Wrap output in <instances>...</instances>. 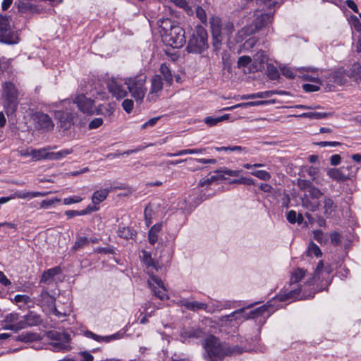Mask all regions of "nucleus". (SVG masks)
<instances>
[{"label": "nucleus", "instance_id": "f8f14e48", "mask_svg": "<svg viewBox=\"0 0 361 361\" xmlns=\"http://www.w3.org/2000/svg\"><path fill=\"white\" fill-rule=\"evenodd\" d=\"M42 320L41 316L33 311H30L23 317V319L15 324L13 328L23 329L28 326H35L40 324Z\"/></svg>", "mask_w": 361, "mask_h": 361}, {"label": "nucleus", "instance_id": "423d86ee", "mask_svg": "<svg viewBox=\"0 0 361 361\" xmlns=\"http://www.w3.org/2000/svg\"><path fill=\"white\" fill-rule=\"evenodd\" d=\"M48 338L52 341L50 345L55 351H68L71 349L69 343L71 336L66 332H59L56 331H49L47 332Z\"/></svg>", "mask_w": 361, "mask_h": 361}, {"label": "nucleus", "instance_id": "c756f323", "mask_svg": "<svg viewBox=\"0 0 361 361\" xmlns=\"http://www.w3.org/2000/svg\"><path fill=\"white\" fill-rule=\"evenodd\" d=\"M109 194V190L102 189L96 190L92 195V201L94 204H98L103 202Z\"/></svg>", "mask_w": 361, "mask_h": 361}, {"label": "nucleus", "instance_id": "f3484780", "mask_svg": "<svg viewBox=\"0 0 361 361\" xmlns=\"http://www.w3.org/2000/svg\"><path fill=\"white\" fill-rule=\"evenodd\" d=\"M178 305L184 307L186 310L192 312L198 310H207L208 305L204 302L190 301L187 298H181L177 302Z\"/></svg>", "mask_w": 361, "mask_h": 361}, {"label": "nucleus", "instance_id": "de8ad7c7", "mask_svg": "<svg viewBox=\"0 0 361 361\" xmlns=\"http://www.w3.org/2000/svg\"><path fill=\"white\" fill-rule=\"evenodd\" d=\"M184 334L188 338H199L202 336L203 332L200 329H191L185 331Z\"/></svg>", "mask_w": 361, "mask_h": 361}, {"label": "nucleus", "instance_id": "bb28decb", "mask_svg": "<svg viewBox=\"0 0 361 361\" xmlns=\"http://www.w3.org/2000/svg\"><path fill=\"white\" fill-rule=\"evenodd\" d=\"M18 11L23 13H34L37 11V7L30 1H19L17 4Z\"/></svg>", "mask_w": 361, "mask_h": 361}, {"label": "nucleus", "instance_id": "0e129e2a", "mask_svg": "<svg viewBox=\"0 0 361 361\" xmlns=\"http://www.w3.org/2000/svg\"><path fill=\"white\" fill-rule=\"evenodd\" d=\"M82 200V198L79 196H72L63 199L64 204H71L74 203H79Z\"/></svg>", "mask_w": 361, "mask_h": 361}, {"label": "nucleus", "instance_id": "8fccbe9b", "mask_svg": "<svg viewBox=\"0 0 361 361\" xmlns=\"http://www.w3.org/2000/svg\"><path fill=\"white\" fill-rule=\"evenodd\" d=\"M217 173H224L230 176H238L242 172L241 170H231L229 169L224 168L216 171Z\"/></svg>", "mask_w": 361, "mask_h": 361}, {"label": "nucleus", "instance_id": "864d4df0", "mask_svg": "<svg viewBox=\"0 0 361 361\" xmlns=\"http://www.w3.org/2000/svg\"><path fill=\"white\" fill-rule=\"evenodd\" d=\"M297 185L300 190L308 191L313 184L308 180L298 179Z\"/></svg>", "mask_w": 361, "mask_h": 361}, {"label": "nucleus", "instance_id": "a18cd8bd", "mask_svg": "<svg viewBox=\"0 0 361 361\" xmlns=\"http://www.w3.org/2000/svg\"><path fill=\"white\" fill-rule=\"evenodd\" d=\"M149 286L152 288V290L154 295L157 298H159L161 300H168L169 298L166 293L161 291L159 288H158L155 286H152L150 282H149Z\"/></svg>", "mask_w": 361, "mask_h": 361}, {"label": "nucleus", "instance_id": "4468645a", "mask_svg": "<svg viewBox=\"0 0 361 361\" xmlns=\"http://www.w3.org/2000/svg\"><path fill=\"white\" fill-rule=\"evenodd\" d=\"M273 18V14L271 13H262L259 16H258L255 21L254 25H250L249 27H247L245 30V32L247 35L253 34L260 29H262L263 27H264L266 25H267L269 23L271 22Z\"/></svg>", "mask_w": 361, "mask_h": 361}, {"label": "nucleus", "instance_id": "49530a36", "mask_svg": "<svg viewBox=\"0 0 361 361\" xmlns=\"http://www.w3.org/2000/svg\"><path fill=\"white\" fill-rule=\"evenodd\" d=\"M251 174L262 180H269L271 178L270 173L264 170L255 171Z\"/></svg>", "mask_w": 361, "mask_h": 361}, {"label": "nucleus", "instance_id": "c85d7f7f", "mask_svg": "<svg viewBox=\"0 0 361 361\" xmlns=\"http://www.w3.org/2000/svg\"><path fill=\"white\" fill-rule=\"evenodd\" d=\"M163 89V82L161 75H156L152 78L150 94L157 93Z\"/></svg>", "mask_w": 361, "mask_h": 361}, {"label": "nucleus", "instance_id": "f704fd0d", "mask_svg": "<svg viewBox=\"0 0 361 361\" xmlns=\"http://www.w3.org/2000/svg\"><path fill=\"white\" fill-rule=\"evenodd\" d=\"M228 117V114H224V116L219 117L207 116L204 118V121L209 126H214L219 123L227 120Z\"/></svg>", "mask_w": 361, "mask_h": 361}, {"label": "nucleus", "instance_id": "1a4fd4ad", "mask_svg": "<svg viewBox=\"0 0 361 361\" xmlns=\"http://www.w3.org/2000/svg\"><path fill=\"white\" fill-rule=\"evenodd\" d=\"M245 309V308H244V307L240 308V309H238V310L233 312L230 314L221 316L220 318V321L222 323L226 324L228 322H233V320L238 321V320H240L243 318V319L255 318L258 316L262 315L264 313V312L267 310V307L265 305L258 307V308L255 309V310L250 311V315L247 316V317H245L243 315Z\"/></svg>", "mask_w": 361, "mask_h": 361}, {"label": "nucleus", "instance_id": "7ed1b4c3", "mask_svg": "<svg viewBox=\"0 0 361 361\" xmlns=\"http://www.w3.org/2000/svg\"><path fill=\"white\" fill-rule=\"evenodd\" d=\"M208 47L207 32L203 26L198 25L188 40L186 49L188 53L202 54Z\"/></svg>", "mask_w": 361, "mask_h": 361}, {"label": "nucleus", "instance_id": "39448f33", "mask_svg": "<svg viewBox=\"0 0 361 361\" xmlns=\"http://www.w3.org/2000/svg\"><path fill=\"white\" fill-rule=\"evenodd\" d=\"M145 83L146 76L145 75L125 78V84L129 92L137 103H141L145 96L147 92Z\"/></svg>", "mask_w": 361, "mask_h": 361}, {"label": "nucleus", "instance_id": "473e14b6", "mask_svg": "<svg viewBox=\"0 0 361 361\" xmlns=\"http://www.w3.org/2000/svg\"><path fill=\"white\" fill-rule=\"evenodd\" d=\"M136 231L130 227H122L118 230L119 237L124 239H132L136 235Z\"/></svg>", "mask_w": 361, "mask_h": 361}, {"label": "nucleus", "instance_id": "bf43d9fd", "mask_svg": "<svg viewBox=\"0 0 361 361\" xmlns=\"http://www.w3.org/2000/svg\"><path fill=\"white\" fill-rule=\"evenodd\" d=\"M134 104L132 99H126L122 103V107L128 114L130 113L133 109Z\"/></svg>", "mask_w": 361, "mask_h": 361}, {"label": "nucleus", "instance_id": "4c0bfd02", "mask_svg": "<svg viewBox=\"0 0 361 361\" xmlns=\"http://www.w3.org/2000/svg\"><path fill=\"white\" fill-rule=\"evenodd\" d=\"M210 25L212 36L221 35V21L218 18H212L210 19Z\"/></svg>", "mask_w": 361, "mask_h": 361}, {"label": "nucleus", "instance_id": "cd10ccee", "mask_svg": "<svg viewBox=\"0 0 361 361\" xmlns=\"http://www.w3.org/2000/svg\"><path fill=\"white\" fill-rule=\"evenodd\" d=\"M61 272V269L59 267H56L51 269H49L44 272L42 276L40 282L41 283H47L50 279H53L55 276L59 274Z\"/></svg>", "mask_w": 361, "mask_h": 361}, {"label": "nucleus", "instance_id": "5701e85b", "mask_svg": "<svg viewBox=\"0 0 361 361\" xmlns=\"http://www.w3.org/2000/svg\"><path fill=\"white\" fill-rule=\"evenodd\" d=\"M4 322L6 323L5 328L6 329L14 330V331L20 330V329L13 328L15 324H18L20 322L19 314L15 313V312L8 314L5 317Z\"/></svg>", "mask_w": 361, "mask_h": 361}, {"label": "nucleus", "instance_id": "f03ea898", "mask_svg": "<svg viewBox=\"0 0 361 361\" xmlns=\"http://www.w3.org/2000/svg\"><path fill=\"white\" fill-rule=\"evenodd\" d=\"M305 273L306 271L302 268H297L293 271L290 279V289L281 296V300L282 301L288 299L304 300L313 298L314 293L306 294L305 290L301 286L298 284V283L304 278Z\"/></svg>", "mask_w": 361, "mask_h": 361}, {"label": "nucleus", "instance_id": "9b49d317", "mask_svg": "<svg viewBox=\"0 0 361 361\" xmlns=\"http://www.w3.org/2000/svg\"><path fill=\"white\" fill-rule=\"evenodd\" d=\"M106 85L109 92L117 99H123L128 95V91L124 87L125 79L111 78L107 80Z\"/></svg>", "mask_w": 361, "mask_h": 361}, {"label": "nucleus", "instance_id": "4d7b16f0", "mask_svg": "<svg viewBox=\"0 0 361 361\" xmlns=\"http://www.w3.org/2000/svg\"><path fill=\"white\" fill-rule=\"evenodd\" d=\"M331 243L334 246L339 245L341 243V235L336 231H334L330 234Z\"/></svg>", "mask_w": 361, "mask_h": 361}, {"label": "nucleus", "instance_id": "ddd939ff", "mask_svg": "<svg viewBox=\"0 0 361 361\" xmlns=\"http://www.w3.org/2000/svg\"><path fill=\"white\" fill-rule=\"evenodd\" d=\"M73 103L75 104L79 110L84 114L92 115L94 112L93 109L94 101L86 97L84 94L76 95L73 99Z\"/></svg>", "mask_w": 361, "mask_h": 361}, {"label": "nucleus", "instance_id": "dca6fc26", "mask_svg": "<svg viewBox=\"0 0 361 361\" xmlns=\"http://www.w3.org/2000/svg\"><path fill=\"white\" fill-rule=\"evenodd\" d=\"M76 114L73 111L58 110L55 111V117L60 122L61 128L69 129L73 124V119Z\"/></svg>", "mask_w": 361, "mask_h": 361}, {"label": "nucleus", "instance_id": "f257e3e1", "mask_svg": "<svg viewBox=\"0 0 361 361\" xmlns=\"http://www.w3.org/2000/svg\"><path fill=\"white\" fill-rule=\"evenodd\" d=\"M202 345L205 351L204 356L209 361H222L226 356L241 354L243 352L238 345L230 346L214 336L207 337Z\"/></svg>", "mask_w": 361, "mask_h": 361}, {"label": "nucleus", "instance_id": "37998d69", "mask_svg": "<svg viewBox=\"0 0 361 361\" xmlns=\"http://www.w3.org/2000/svg\"><path fill=\"white\" fill-rule=\"evenodd\" d=\"M267 71V75L271 80H276L279 78V72L274 65L268 64Z\"/></svg>", "mask_w": 361, "mask_h": 361}, {"label": "nucleus", "instance_id": "0eeeda50", "mask_svg": "<svg viewBox=\"0 0 361 361\" xmlns=\"http://www.w3.org/2000/svg\"><path fill=\"white\" fill-rule=\"evenodd\" d=\"M163 41L173 48H180L185 43V30L176 25L165 35H162Z\"/></svg>", "mask_w": 361, "mask_h": 361}, {"label": "nucleus", "instance_id": "72a5a7b5", "mask_svg": "<svg viewBox=\"0 0 361 361\" xmlns=\"http://www.w3.org/2000/svg\"><path fill=\"white\" fill-rule=\"evenodd\" d=\"M160 72L164 76L165 81L169 84L171 85L173 82V75L171 71L166 63H162L160 66Z\"/></svg>", "mask_w": 361, "mask_h": 361}, {"label": "nucleus", "instance_id": "c03bdc74", "mask_svg": "<svg viewBox=\"0 0 361 361\" xmlns=\"http://www.w3.org/2000/svg\"><path fill=\"white\" fill-rule=\"evenodd\" d=\"M60 202H61V200L57 197H54L52 199H47V200H42L40 202L39 207L41 209H49L50 207H54L56 203H58Z\"/></svg>", "mask_w": 361, "mask_h": 361}, {"label": "nucleus", "instance_id": "7c9ffc66", "mask_svg": "<svg viewBox=\"0 0 361 361\" xmlns=\"http://www.w3.org/2000/svg\"><path fill=\"white\" fill-rule=\"evenodd\" d=\"M73 153L72 149H64L57 152H49L48 160H60Z\"/></svg>", "mask_w": 361, "mask_h": 361}, {"label": "nucleus", "instance_id": "20e7f679", "mask_svg": "<svg viewBox=\"0 0 361 361\" xmlns=\"http://www.w3.org/2000/svg\"><path fill=\"white\" fill-rule=\"evenodd\" d=\"M2 99L7 115L14 114L18 105V91L13 83L6 82L2 85Z\"/></svg>", "mask_w": 361, "mask_h": 361}, {"label": "nucleus", "instance_id": "680f3d73", "mask_svg": "<svg viewBox=\"0 0 361 361\" xmlns=\"http://www.w3.org/2000/svg\"><path fill=\"white\" fill-rule=\"evenodd\" d=\"M257 3L267 8H271L277 4L276 0H257Z\"/></svg>", "mask_w": 361, "mask_h": 361}, {"label": "nucleus", "instance_id": "2f4dec72", "mask_svg": "<svg viewBox=\"0 0 361 361\" xmlns=\"http://www.w3.org/2000/svg\"><path fill=\"white\" fill-rule=\"evenodd\" d=\"M337 206L334 204L333 200L330 197H325L324 200V213L326 216H329L335 211Z\"/></svg>", "mask_w": 361, "mask_h": 361}, {"label": "nucleus", "instance_id": "6ab92c4d", "mask_svg": "<svg viewBox=\"0 0 361 361\" xmlns=\"http://www.w3.org/2000/svg\"><path fill=\"white\" fill-rule=\"evenodd\" d=\"M56 148V146H48L40 149H33L30 151V156L34 161H39L41 159L48 160L49 151Z\"/></svg>", "mask_w": 361, "mask_h": 361}, {"label": "nucleus", "instance_id": "774afa93", "mask_svg": "<svg viewBox=\"0 0 361 361\" xmlns=\"http://www.w3.org/2000/svg\"><path fill=\"white\" fill-rule=\"evenodd\" d=\"M218 180H219V176H212L210 178H208L204 179L203 180H200V185L202 187H204V186H206V185H209L212 183H214V181H216Z\"/></svg>", "mask_w": 361, "mask_h": 361}, {"label": "nucleus", "instance_id": "9d476101", "mask_svg": "<svg viewBox=\"0 0 361 361\" xmlns=\"http://www.w3.org/2000/svg\"><path fill=\"white\" fill-rule=\"evenodd\" d=\"M35 128L41 132H49L54 129V124L51 118L47 114L37 111L32 115Z\"/></svg>", "mask_w": 361, "mask_h": 361}, {"label": "nucleus", "instance_id": "338daca9", "mask_svg": "<svg viewBox=\"0 0 361 361\" xmlns=\"http://www.w3.org/2000/svg\"><path fill=\"white\" fill-rule=\"evenodd\" d=\"M14 300L16 302H23L27 304L31 301V299L26 295H16L14 297Z\"/></svg>", "mask_w": 361, "mask_h": 361}, {"label": "nucleus", "instance_id": "c9c22d12", "mask_svg": "<svg viewBox=\"0 0 361 361\" xmlns=\"http://www.w3.org/2000/svg\"><path fill=\"white\" fill-rule=\"evenodd\" d=\"M328 114L325 112H314V111H309L302 113V114L299 115L300 117L302 118H308L311 119H322L326 117H327Z\"/></svg>", "mask_w": 361, "mask_h": 361}, {"label": "nucleus", "instance_id": "a19ab883", "mask_svg": "<svg viewBox=\"0 0 361 361\" xmlns=\"http://www.w3.org/2000/svg\"><path fill=\"white\" fill-rule=\"evenodd\" d=\"M154 215V211L152 207L149 204L145 209L144 216L146 222V225L149 226L152 222V217Z\"/></svg>", "mask_w": 361, "mask_h": 361}, {"label": "nucleus", "instance_id": "09e8293b", "mask_svg": "<svg viewBox=\"0 0 361 361\" xmlns=\"http://www.w3.org/2000/svg\"><path fill=\"white\" fill-rule=\"evenodd\" d=\"M214 149L218 151V152H221V151H230V152H246L245 151V149L240 147V146H228V147H214Z\"/></svg>", "mask_w": 361, "mask_h": 361}, {"label": "nucleus", "instance_id": "13d9d810", "mask_svg": "<svg viewBox=\"0 0 361 361\" xmlns=\"http://www.w3.org/2000/svg\"><path fill=\"white\" fill-rule=\"evenodd\" d=\"M302 89L306 92H317L318 90H319L320 89V85H318L317 83L312 85V84H309V83H306V84H303L302 85Z\"/></svg>", "mask_w": 361, "mask_h": 361}, {"label": "nucleus", "instance_id": "58836bf2", "mask_svg": "<svg viewBox=\"0 0 361 361\" xmlns=\"http://www.w3.org/2000/svg\"><path fill=\"white\" fill-rule=\"evenodd\" d=\"M306 253H307V256L312 257V256L314 255L316 257H321L322 255V252L320 248L319 247V246L317 245L313 242H311L309 244V246H308V248H307V250L306 251Z\"/></svg>", "mask_w": 361, "mask_h": 361}, {"label": "nucleus", "instance_id": "a878e982", "mask_svg": "<svg viewBox=\"0 0 361 361\" xmlns=\"http://www.w3.org/2000/svg\"><path fill=\"white\" fill-rule=\"evenodd\" d=\"M302 206L310 212H315L319 207V202L318 201H311L307 195H304L301 197Z\"/></svg>", "mask_w": 361, "mask_h": 361}, {"label": "nucleus", "instance_id": "69168bd1", "mask_svg": "<svg viewBox=\"0 0 361 361\" xmlns=\"http://www.w3.org/2000/svg\"><path fill=\"white\" fill-rule=\"evenodd\" d=\"M281 74L289 79L295 78L293 71L288 67H282L281 68Z\"/></svg>", "mask_w": 361, "mask_h": 361}, {"label": "nucleus", "instance_id": "2eb2a0df", "mask_svg": "<svg viewBox=\"0 0 361 361\" xmlns=\"http://www.w3.org/2000/svg\"><path fill=\"white\" fill-rule=\"evenodd\" d=\"M352 166L341 167L339 169H330L327 171V175L338 182H344L351 178L353 175L350 172Z\"/></svg>", "mask_w": 361, "mask_h": 361}, {"label": "nucleus", "instance_id": "e2e57ef3", "mask_svg": "<svg viewBox=\"0 0 361 361\" xmlns=\"http://www.w3.org/2000/svg\"><path fill=\"white\" fill-rule=\"evenodd\" d=\"M103 123V119L102 118H95L91 121L88 125L89 129H96L100 127Z\"/></svg>", "mask_w": 361, "mask_h": 361}, {"label": "nucleus", "instance_id": "e433bc0d", "mask_svg": "<svg viewBox=\"0 0 361 361\" xmlns=\"http://www.w3.org/2000/svg\"><path fill=\"white\" fill-rule=\"evenodd\" d=\"M352 79L358 84H361V66L354 64L350 70Z\"/></svg>", "mask_w": 361, "mask_h": 361}, {"label": "nucleus", "instance_id": "b1692460", "mask_svg": "<svg viewBox=\"0 0 361 361\" xmlns=\"http://www.w3.org/2000/svg\"><path fill=\"white\" fill-rule=\"evenodd\" d=\"M39 338L40 336L37 333L23 332L21 334L16 336L15 340L25 343H30L38 341Z\"/></svg>", "mask_w": 361, "mask_h": 361}, {"label": "nucleus", "instance_id": "603ef678", "mask_svg": "<svg viewBox=\"0 0 361 361\" xmlns=\"http://www.w3.org/2000/svg\"><path fill=\"white\" fill-rule=\"evenodd\" d=\"M252 61V59L249 56H242L238 58V68H245L247 67Z\"/></svg>", "mask_w": 361, "mask_h": 361}, {"label": "nucleus", "instance_id": "412c9836", "mask_svg": "<svg viewBox=\"0 0 361 361\" xmlns=\"http://www.w3.org/2000/svg\"><path fill=\"white\" fill-rule=\"evenodd\" d=\"M143 263L146 266L149 274H152V271H157L159 268L158 264L152 258L151 255L145 251L143 252Z\"/></svg>", "mask_w": 361, "mask_h": 361}, {"label": "nucleus", "instance_id": "052dcab7", "mask_svg": "<svg viewBox=\"0 0 361 361\" xmlns=\"http://www.w3.org/2000/svg\"><path fill=\"white\" fill-rule=\"evenodd\" d=\"M196 16L203 23L207 22V15L205 11L200 6L196 8Z\"/></svg>", "mask_w": 361, "mask_h": 361}, {"label": "nucleus", "instance_id": "3c124183", "mask_svg": "<svg viewBox=\"0 0 361 361\" xmlns=\"http://www.w3.org/2000/svg\"><path fill=\"white\" fill-rule=\"evenodd\" d=\"M308 192H309L310 197L312 199H319L323 195V193L321 192V190L313 185L308 190Z\"/></svg>", "mask_w": 361, "mask_h": 361}, {"label": "nucleus", "instance_id": "ea45409f", "mask_svg": "<svg viewBox=\"0 0 361 361\" xmlns=\"http://www.w3.org/2000/svg\"><path fill=\"white\" fill-rule=\"evenodd\" d=\"M90 243V240L85 236H78L77 237L76 241L75 242L72 250L74 251H77L84 246L88 245Z\"/></svg>", "mask_w": 361, "mask_h": 361}, {"label": "nucleus", "instance_id": "a211bd4d", "mask_svg": "<svg viewBox=\"0 0 361 361\" xmlns=\"http://www.w3.org/2000/svg\"><path fill=\"white\" fill-rule=\"evenodd\" d=\"M85 336L87 338H92L98 342H104L109 343L112 341L117 340L121 338V334L119 333H116L110 336H99L90 331H86L85 332Z\"/></svg>", "mask_w": 361, "mask_h": 361}, {"label": "nucleus", "instance_id": "aec40b11", "mask_svg": "<svg viewBox=\"0 0 361 361\" xmlns=\"http://www.w3.org/2000/svg\"><path fill=\"white\" fill-rule=\"evenodd\" d=\"M51 193L50 191L47 192H35V191H17L14 193V197L20 199L34 198L37 197H44Z\"/></svg>", "mask_w": 361, "mask_h": 361}, {"label": "nucleus", "instance_id": "4be33fe9", "mask_svg": "<svg viewBox=\"0 0 361 361\" xmlns=\"http://www.w3.org/2000/svg\"><path fill=\"white\" fill-rule=\"evenodd\" d=\"M157 24L161 29V35H165L169 32L172 27L177 25V24L172 21L170 18H160L157 21Z\"/></svg>", "mask_w": 361, "mask_h": 361}, {"label": "nucleus", "instance_id": "79ce46f5", "mask_svg": "<svg viewBox=\"0 0 361 361\" xmlns=\"http://www.w3.org/2000/svg\"><path fill=\"white\" fill-rule=\"evenodd\" d=\"M253 58L254 63L256 65L259 64V66L261 67L267 60V55L265 54L264 51L260 50L254 55ZM256 67L257 68V66Z\"/></svg>", "mask_w": 361, "mask_h": 361}, {"label": "nucleus", "instance_id": "6e6552de", "mask_svg": "<svg viewBox=\"0 0 361 361\" xmlns=\"http://www.w3.org/2000/svg\"><path fill=\"white\" fill-rule=\"evenodd\" d=\"M0 42L10 44H17L19 42L18 36L11 30L9 18L1 15H0Z\"/></svg>", "mask_w": 361, "mask_h": 361}, {"label": "nucleus", "instance_id": "393cba45", "mask_svg": "<svg viewBox=\"0 0 361 361\" xmlns=\"http://www.w3.org/2000/svg\"><path fill=\"white\" fill-rule=\"evenodd\" d=\"M162 224H154L149 231L148 240L151 245H154L158 240V233L161 230Z\"/></svg>", "mask_w": 361, "mask_h": 361}, {"label": "nucleus", "instance_id": "6e6d98bb", "mask_svg": "<svg viewBox=\"0 0 361 361\" xmlns=\"http://www.w3.org/2000/svg\"><path fill=\"white\" fill-rule=\"evenodd\" d=\"M263 103H264V102H263V101L249 102L240 103V104H236L235 106H233L231 107L227 108L226 109L230 110V109H235V108H238V107L253 106L262 104Z\"/></svg>", "mask_w": 361, "mask_h": 361}, {"label": "nucleus", "instance_id": "5fc2aeb1", "mask_svg": "<svg viewBox=\"0 0 361 361\" xmlns=\"http://www.w3.org/2000/svg\"><path fill=\"white\" fill-rule=\"evenodd\" d=\"M274 94H283V91H265L256 93L257 98H267L272 96Z\"/></svg>", "mask_w": 361, "mask_h": 361}]
</instances>
